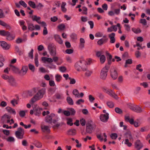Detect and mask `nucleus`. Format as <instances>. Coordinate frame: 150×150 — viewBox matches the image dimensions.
I'll use <instances>...</instances> for the list:
<instances>
[{"label": "nucleus", "mask_w": 150, "mask_h": 150, "mask_svg": "<svg viewBox=\"0 0 150 150\" xmlns=\"http://www.w3.org/2000/svg\"><path fill=\"white\" fill-rule=\"evenodd\" d=\"M32 91L34 93H36L38 91L36 94L31 98L30 101V103L33 104L43 97L46 92V89L42 88L38 89V88H34L32 89Z\"/></svg>", "instance_id": "1"}, {"label": "nucleus", "mask_w": 150, "mask_h": 150, "mask_svg": "<svg viewBox=\"0 0 150 150\" xmlns=\"http://www.w3.org/2000/svg\"><path fill=\"white\" fill-rule=\"evenodd\" d=\"M86 63L84 60H79L75 64L76 69L78 71H80L81 69L84 71L86 70Z\"/></svg>", "instance_id": "2"}, {"label": "nucleus", "mask_w": 150, "mask_h": 150, "mask_svg": "<svg viewBox=\"0 0 150 150\" xmlns=\"http://www.w3.org/2000/svg\"><path fill=\"white\" fill-rule=\"evenodd\" d=\"M109 66H105L102 69L100 74V78L103 80H105L107 76V73L109 69Z\"/></svg>", "instance_id": "3"}, {"label": "nucleus", "mask_w": 150, "mask_h": 150, "mask_svg": "<svg viewBox=\"0 0 150 150\" xmlns=\"http://www.w3.org/2000/svg\"><path fill=\"white\" fill-rule=\"evenodd\" d=\"M24 134V130L21 127L18 128L17 130L15 133L16 137L18 139H22L23 138V135Z\"/></svg>", "instance_id": "4"}, {"label": "nucleus", "mask_w": 150, "mask_h": 150, "mask_svg": "<svg viewBox=\"0 0 150 150\" xmlns=\"http://www.w3.org/2000/svg\"><path fill=\"white\" fill-rule=\"evenodd\" d=\"M7 81L11 86L13 87H16L18 86V84L15 78L12 76H10V77Z\"/></svg>", "instance_id": "5"}, {"label": "nucleus", "mask_w": 150, "mask_h": 150, "mask_svg": "<svg viewBox=\"0 0 150 150\" xmlns=\"http://www.w3.org/2000/svg\"><path fill=\"white\" fill-rule=\"evenodd\" d=\"M34 110V114L36 116H39L41 114V112L42 110V109L40 108L39 106L36 105L33 108Z\"/></svg>", "instance_id": "6"}, {"label": "nucleus", "mask_w": 150, "mask_h": 150, "mask_svg": "<svg viewBox=\"0 0 150 150\" xmlns=\"http://www.w3.org/2000/svg\"><path fill=\"white\" fill-rule=\"evenodd\" d=\"M110 76L113 80L116 79L117 77V72L114 68H111L110 71Z\"/></svg>", "instance_id": "7"}, {"label": "nucleus", "mask_w": 150, "mask_h": 150, "mask_svg": "<svg viewBox=\"0 0 150 150\" xmlns=\"http://www.w3.org/2000/svg\"><path fill=\"white\" fill-rule=\"evenodd\" d=\"M103 38L99 39L97 42V44L99 45H101L104 44L106 43L108 40V39L106 35L103 36Z\"/></svg>", "instance_id": "8"}, {"label": "nucleus", "mask_w": 150, "mask_h": 150, "mask_svg": "<svg viewBox=\"0 0 150 150\" xmlns=\"http://www.w3.org/2000/svg\"><path fill=\"white\" fill-rule=\"evenodd\" d=\"M55 116V114L52 113L50 115H47L45 117V121L46 122L51 123L52 122V118Z\"/></svg>", "instance_id": "9"}, {"label": "nucleus", "mask_w": 150, "mask_h": 150, "mask_svg": "<svg viewBox=\"0 0 150 150\" xmlns=\"http://www.w3.org/2000/svg\"><path fill=\"white\" fill-rule=\"evenodd\" d=\"M95 127V126L91 124H87L86 126V132L89 133H91L92 132L93 129Z\"/></svg>", "instance_id": "10"}, {"label": "nucleus", "mask_w": 150, "mask_h": 150, "mask_svg": "<svg viewBox=\"0 0 150 150\" xmlns=\"http://www.w3.org/2000/svg\"><path fill=\"white\" fill-rule=\"evenodd\" d=\"M109 118V114L106 113L105 114H102L100 116V119L103 122H106Z\"/></svg>", "instance_id": "11"}, {"label": "nucleus", "mask_w": 150, "mask_h": 150, "mask_svg": "<svg viewBox=\"0 0 150 150\" xmlns=\"http://www.w3.org/2000/svg\"><path fill=\"white\" fill-rule=\"evenodd\" d=\"M28 70L27 66H23L19 72L21 76H23L26 74Z\"/></svg>", "instance_id": "12"}, {"label": "nucleus", "mask_w": 150, "mask_h": 150, "mask_svg": "<svg viewBox=\"0 0 150 150\" xmlns=\"http://www.w3.org/2000/svg\"><path fill=\"white\" fill-rule=\"evenodd\" d=\"M1 45L4 50H8L10 48V45L5 41L1 42Z\"/></svg>", "instance_id": "13"}, {"label": "nucleus", "mask_w": 150, "mask_h": 150, "mask_svg": "<svg viewBox=\"0 0 150 150\" xmlns=\"http://www.w3.org/2000/svg\"><path fill=\"white\" fill-rule=\"evenodd\" d=\"M41 128L43 132H46L47 133H50V129L49 126L42 125L41 126Z\"/></svg>", "instance_id": "14"}, {"label": "nucleus", "mask_w": 150, "mask_h": 150, "mask_svg": "<svg viewBox=\"0 0 150 150\" xmlns=\"http://www.w3.org/2000/svg\"><path fill=\"white\" fill-rule=\"evenodd\" d=\"M135 148L139 150L143 147V145L140 141L137 140L135 143Z\"/></svg>", "instance_id": "15"}, {"label": "nucleus", "mask_w": 150, "mask_h": 150, "mask_svg": "<svg viewBox=\"0 0 150 150\" xmlns=\"http://www.w3.org/2000/svg\"><path fill=\"white\" fill-rule=\"evenodd\" d=\"M115 33H113L109 35V37L110 40V42L111 43H113L115 42Z\"/></svg>", "instance_id": "16"}, {"label": "nucleus", "mask_w": 150, "mask_h": 150, "mask_svg": "<svg viewBox=\"0 0 150 150\" xmlns=\"http://www.w3.org/2000/svg\"><path fill=\"white\" fill-rule=\"evenodd\" d=\"M32 20L33 21H36L38 23H40V17H38L36 15H34L31 17Z\"/></svg>", "instance_id": "17"}, {"label": "nucleus", "mask_w": 150, "mask_h": 150, "mask_svg": "<svg viewBox=\"0 0 150 150\" xmlns=\"http://www.w3.org/2000/svg\"><path fill=\"white\" fill-rule=\"evenodd\" d=\"M6 109L8 112L10 113H12L14 115L16 114V112L15 110L10 107L8 106L6 108Z\"/></svg>", "instance_id": "18"}, {"label": "nucleus", "mask_w": 150, "mask_h": 150, "mask_svg": "<svg viewBox=\"0 0 150 150\" xmlns=\"http://www.w3.org/2000/svg\"><path fill=\"white\" fill-rule=\"evenodd\" d=\"M68 134L71 136H74L76 134V131L74 129H71L67 131Z\"/></svg>", "instance_id": "19"}, {"label": "nucleus", "mask_w": 150, "mask_h": 150, "mask_svg": "<svg viewBox=\"0 0 150 150\" xmlns=\"http://www.w3.org/2000/svg\"><path fill=\"white\" fill-rule=\"evenodd\" d=\"M55 40L60 44L63 43V41L60 38V36L58 35H56L54 36Z\"/></svg>", "instance_id": "20"}, {"label": "nucleus", "mask_w": 150, "mask_h": 150, "mask_svg": "<svg viewBox=\"0 0 150 150\" xmlns=\"http://www.w3.org/2000/svg\"><path fill=\"white\" fill-rule=\"evenodd\" d=\"M113 31L116 32L117 30V27H118V29L120 30L121 29L120 24L118 23L116 25H112L111 26Z\"/></svg>", "instance_id": "21"}, {"label": "nucleus", "mask_w": 150, "mask_h": 150, "mask_svg": "<svg viewBox=\"0 0 150 150\" xmlns=\"http://www.w3.org/2000/svg\"><path fill=\"white\" fill-rule=\"evenodd\" d=\"M0 35L3 36H6L9 35V32L4 30H0Z\"/></svg>", "instance_id": "22"}, {"label": "nucleus", "mask_w": 150, "mask_h": 150, "mask_svg": "<svg viewBox=\"0 0 150 150\" xmlns=\"http://www.w3.org/2000/svg\"><path fill=\"white\" fill-rule=\"evenodd\" d=\"M80 44L79 45V47L81 49H83L84 47V44L85 42V41L84 39L82 38H81L80 39Z\"/></svg>", "instance_id": "23"}, {"label": "nucleus", "mask_w": 150, "mask_h": 150, "mask_svg": "<svg viewBox=\"0 0 150 150\" xmlns=\"http://www.w3.org/2000/svg\"><path fill=\"white\" fill-rule=\"evenodd\" d=\"M10 118L11 116L9 115L5 114L2 116L1 120L3 122H4L7 119H10Z\"/></svg>", "instance_id": "24"}, {"label": "nucleus", "mask_w": 150, "mask_h": 150, "mask_svg": "<svg viewBox=\"0 0 150 150\" xmlns=\"http://www.w3.org/2000/svg\"><path fill=\"white\" fill-rule=\"evenodd\" d=\"M28 29L30 31H33L35 30L34 26L33 24L31 23H28Z\"/></svg>", "instance_id": "25"}, {"label": "nucleus", "mask_w": 150, "mask_h": 150, "mask_svg": "<svg viewBox=\"0 0 150 150\" xmlns=\"http://www.w3.org/2000/svg\"><path fill=\"white\" fill-rule=\"evenodd\" d=\"M143 110L138 105H136L134 111H135L137 112H140L142 111Z\"/></svg>", "instance_id": "26"}, {"label": "nucleus", "mask_w": 150, "mask_h": 150, "mask_svg": "<svg viewBox=\"0 0 150 150\" xmlns=\"http://www.w3.org/2000/svg\"><path fill=\"white\" fill-rule=\"evenodd\" d=\"M67 101L69 105H73L74 104V102L72 99L69 96L67 98Z\"/></svg>", "instance_id": "27"}, {"label": "nucleus", "mask_w": 150, "mask_h": 150, "mask_svg": "<svg viewBox=\"0 0 150 150\" xmlns=\"http://www.w3.org/2000/svg\"><path fill=\"white\" fill-rule=\"evenodd\" d=\"M106 60V57L104 55H102L100 57V61L101 64H103Z\"/></svg>", "instance_id": "28"}, {"label": "nucleus", "mask_w": 150, "mask_h": 150, "mask_svg": "<svg viewBox=\"0 0 150 150\" xmlns=\"http://www.w3.org/2000/svg\"><path fill=\"white\" fill-rule=\"evenodd\" d=\"M132 30L134 33L136 34L139 33L141 32V30L139 28H132Z\"/></svg>", "instance_id": "29"}, {"label": "nucleus", "mask_w": 150, "mask_h": 150, "mask_svg": "<svg viewBox=\"0 0 150 150\" xmlns=\"http://www.w3.org/2000/svg\"><path fill=\"white\" fill-rule=\"evenodd\" d=\"M73 94L76 97L79 98V93L78 90L76 89H74L73 91Z\"/></svg>", "instance_id": "30"}, {"label": "nucleus", "mask_w": 150, "mask_h": 150, "mask_svg": "<svg viewBox=\"0 0 150 150\" xmlns=\"http://www.w3.org/2000/svg\"><path fill=\"white\" fill-rule=\"evenodd\" d=\"M124 141L125 142L124 144H125L127 145L128 146L130 147L132 146V144L131 143L129 142V140L128 139H126L125 141L124 140L122 142V144L123 143Z\"/></svg>", "instance_id": "31"}, {"label": "nucleus", "mask_w": 150, "mask_h": 150, "mask_svg": "<svg viewBox=\"0 0 150 150\" xmlns=\"http://www.w3.org/2000/svg\"><path fill=\"white\" fill-rule=\"evenodd\" d=\"M27 112V111L26 110H21L19 112V115L21 117H23L25 115V113Z\"/></svg>", "instance_id": "32"}, {"label": "nucleus", "mask_w": 150, "mask_h": 150, "mask_svg": "<svg viewBox=\"0 0 150 150\" xmlns=\"http://www.w3.org/2000/svg\"><path fill=\"white\" fill-rule=\"evenodd\" d=\"M132 60L131 59H129L126 60L125 63V67H127V64H131L132 63Z\"/></svg>", "instance_id": "33"}, {"label": "nucleus", "mask_w": 150, "mask_h": 150, "mask_svg": "<svg viewBox=\"0 0 150 150\" xmlns=\"http://www.w3.org/2000/svg\"><path fill=\"white\" fill-rule=\"evenodd\" d=\"M28 4L29 6L33 8L36 7V6L35 3L31 1H29L28 2Z\"/></svg>", "instance_id": "34"}, {"label": "nucleus", "mask_w": 150, "mask_h": 150, "mask_svg": "<svg viewBox=\"0 0 150 150\" xmlns=\"http://www.w3.org/2000/svg\"><path fill=\"white\" fill-rule=\"evenodd\" d=\"M107 105L110 108H112L114 106V104L112 101H108L106 103Z\"/></svg>", "instance_id": "35"}, {"label": "nucleus", "mask_w": 150, "mask_h": 150, "mask_svg": "<svg viewBox=\"0 0 150 150\" xmlns=\"http://www.w3.org/2000/svg\"><path fill=\"white\" fill-rule=\"evenodd\" d=\"M56 98L57 99H62L64 98L62 94L57 93L55 95Z\"/></svg>", "instance_id": "36"}, {"label": "nucleus", "mask_w": 150, "mask_h": 150, "mask_svg": "<svg viewBox=\"0 0 150 150\" xmlns=\"http://www.w3.org/2000/svg\"><path fill=\"white\" fill-rule=\"evenodd\" d=\"M35 62L36 66L38 67L39 65V63L38 59V54H36L35 56Z\"/></svg>", "instance_id": "37"}, {"label": "nucleus", "mask_w": 150, "mask_h": 150, "mask_svg": "<svg viewBox=\"0 0 150 150\" xmlns=\"http://www.w3.org/2000/svg\"><path fill=\"white\" fill-rule=\"evenodd\" d=\"M62 78V76L59 74H57L55 76V80L57 82H59Z\"/></svg>", "instance_id": "38"}, {"label": "nucleus", "mask_w": 150, "mask_h": 150, "mask_svg": "<svg viewBox=\"0 0 150 150\" xmlns=\"http://www.w3.org/2000/svg\"><path fill=\"white\" fill-rule=\"evenodd\" d=\"M34 144L38 148H40L42 147L41 143L39 142H37L34 143Z\"/></svg>", "instance_id": "39"}, {"label": "nucleus", "mask_w": 150, "mask_h": 150, "mask_svg": "<svg viewBox=\"0 0 150 150\" xmlns=\"http://www.w3.org/2000/svg\"><path fill=\"white\" fill-rule=\"evenodd\" d=\"M67 125H69L70 126H72L73 125V123L72 122V120L71 118H67Z\"/></svg>", "instance_id": "40"}, {"label": "nucleus", "mask_w": 150, "mask_h": 150, "mask_svg": "<svg viewBox=\"0 0 150 150\" xmlns=\"http://www.w3.org/2000/svg\"><path fill=\"white\" fill-rule=\"evenodd\" d=\"M85 71H86L85 72V75L86 76L89 77L90 76L91 74L92 73V72L91 71H89L88 70H87V68H86V70Z\"/></svg>", "instance_id": "41"}, {"label": "nucleus", "mask_w": 150, "mask_h": 150, "mask_svg": "<svg viewBox=\"0 0 150 150\" xmlns=\"http://www.w3.org/2000/svg\"><path fill=\"white\" fill-rule=\"evenodd\" d=\"M139 23L142 24L144 25H146L147 24V22L145 19H140L139 21Z\"/></svg>", "instance_id": "42"}, {"label": "nucleus", "mask_w": 150, "mask_h": 150, "mask_svg": "<svg viewBox=\"0 0 150 150\" xmlns=\"http://www.w3.org/2000/svg\"><path fill=\"white\" fill-rule=\"evenodd\" d=\"M59 70L61 72H64L66 71L67 70V68L65 67L61 66L59 67Z\"/></svg>", "instance_id": "43"}, {"label": "nucleus", "mask_w": 150, "mask_h": 150, "mask_svg": "<svg viewBox=\"0 0 150 150\" xmlns=\"http://www.w3.org/2000/svg\"><path fill=\"white\" fill-rule=\"evenodd\" d=\"M19 4L25 8H26L27 7V4L24 1L22 0L20 1H19Z\"/></svg>", "instance_id": "44"}, {"label": "nucleus", "mask_w": 150, "mask_h": 150, "mask_svg": "<svg viewBox=\"0 0 150 150\" xmlns=\"http://www.w3.org/2000/svg\"><path fill=\"white\" fill-rule=\"evenodd\" d=\"M1 77L5 80H8L10 77V76H8L6 74H3L1 76Z\"/></svg>", "instance_id": "45"}, {"label": "nucleus", "mask_w": 150, "mask_h": 150, "mask_svg": "<svg viewBox=\"0 0 150 150\" xmlns=\"http://www.w3.org/2000/svg\"><path fill=\"white\" fill-rule=\"evenodd\" d=\"M126 137L129 139L130 140H131L133 139V137L130 133H127L126 134Z\"/></svg>", "instance_id": "46"}, {"label": "nucleus", "mask_w": 150, "mask_h": 150, "mask_svg": "<svg viewBox=\"0 0 150 150\" xmlns=\"http://www.w3.org/2000/svg\"><path fill=\"white\" fill-rule=\"evenodd\" d=\"M115 111L116 112L119 114H122V110L120 108L117 107L115 108Z\"/></svg>", "instance_id": "47"}, {"label": "nucleus", "mask_w": 150, "mask_h": 150, "mask_svg": "<svg viewBox=\"0 0 150 150\" xmlns=\"http://www.w3.org/2000/svg\"><path fill=\"white\" fill-rule=\"evenodd\" d=\"M141 87H136L134 90V93L136 94H138L141 90Z\"/></svg>", "instance_id": "48"}, {"label": "nucleus", "mask_w": 150, "mask_h": 150, "mask_svg": "<svg viewBox=\"0 0 150 150\" xmlns=\"http://www.w3.org/2000/svg\"><path fill=\"white\" fill-rule=\"evenodd\" d=\"M28 66L29 69L32 71L34 72L35 71V67L34 66L30 64H29Z\"/></svg>", "instance_id": "49"}, {"label": "nucleus", "mask_w": 150, "mask_h": 150, "mask_svg": "<svg viewBox=\"0 0 150 150\" xmlns=\"http://www.w3.org/2000/svg\"><path fill=\"white\" fill-rule=\"evenodd\" d=\"M55 48L54 47V45L52 43H50L48 47V50H52Z\"/></svg>", "instance_id": "50"}, {"label": "nucleus", "mask_w": 150, "mask_h": 150, "mask_svg": "<svg viewBox=\"0 0 150 150\" xmlns=\"http://www.w3.org/2000/svg\"><path fill=\"white\" fill-rule=\"evenodd\" d=\"M6 37H7L6 39L9 40H12L14 39L15 38L14 36H11V34L10 33L9 35L8 36H7Z\"/></svg>", "instance_id": "51"}, {"label": "nucleus", "mask_w": 150, "mask_h": 150, "mask_svg": "<svg viewBox=\"0 0 150 150\" xmlns=\"http://www.w3.org/2000/svg\"><path fill=\"white\" fill-rule=\"evenodd\" d=\"M110 137L112 139H116L117 138V134H116V133H112L110 135Z\"/></svg>", "instance_id": "52"}, {"label": "nucleus", "mask_w": 150, "mask_h": 150, "mask_svg": "<svg viewBox=\"0 0 150 150\" xmlns=\"http://www.w3.org/2000/svg\"><path fill=\"white\" fill-rule=\"evenodd\" d=\"M65 28V25L63 24H61L58 26V28L60 30H63Z\"/></svg>", "instance_id": "53"}, {"label": "nucleus", "mask_w": 150, "mask_h": 150, "mask_svg": "<svg viewBox=\"0 0 150 150\" xmlns=\"http://www.w3.org/2000/svg\"><path fill=\"white\" fill-rule=\"evenodd\" d=\"M33 49H31L30 52L28 53L29 57L32 59H33Z\"/></svg>", "instance_id": "54"}, {"label": "nucleus", "mask_w": 150, "mask_h": 150, "mask_svg": "<svg viewBox=\"0 0 150 150\" xmlns=\"http://www.w3.org/2000/svg\"><path fill=\"white\" fill-rule=\"evenodd\" d=\"M7 140L8 142H11L15 141V139L14 137H9L7 139Z\"/></svg>", "instance_id": "55"}, {"label": "nucleus", "mask_w": 150, "mask_h": 150, "mask_svg": "<svg viewBox=\"0 0 150 150\" xmlns=\"http://www.w3.org/2000/svg\"><path fill=\"white\" fill-rule=\"evenodd\" d=\"M44 6L41 3H39L38 5H37L36 6V7L37 8L38 10L41 9V8Z\"/></svg>", "instance_id": "56"}, {"label": "nucleus", "mask_w": 150, "mask_h": 150, "mask_svg": "<svg viewBox=\"0 0 150 150\" xmlns=\"http://www.w3.org/2000/svg\"><path fill=\"white\" fill-rule=\"evenodd\" d=\"M71 38L74 40H76L77 39V35L76 34L73 33L71 35Z\"/></svg>", "instance_id": "57"}, {"label": "nucleus", "mask_w": 150, "mask_h": 150, "mask_svg": "<svg viewBox=\"0 0 150 150\" xmlns=\"http://www.w3.org/2000/svg\"><path fill=\"white\" fill-rule=\"evenodd\" d=\"M142 67V65L141 64H139L137 65L136 69L138 70L140 72H142L143 71V69H139Z\"/></svg>", "instance_id": "58"}, {"label": "nucleus", "mask_w": 150, "mask_h": 150, "mask_svg": "<svg viewBox=\"0 0 150 150\" xmlns=\"http://www.w3.org/2000/svg\"><path fill=\"white\" fill-rule=\"evenodd\" d=\"M69 79L70 80L69 83L71 84H74L76 83V80L74 79H72L70 77L69 78Z\"/></svg>", "instance_id": "59"}, {"label": "nucleus", "mask_w": 150, "mask_h": 150, "mask_svg": "<svg viewBox=\"0 0 150 150\" xmlns=\"http://www.w3.org/2000/svg\"><path fill=\"white\" fill-rule=\"evenodd\" d=\"M114 92L112 90L110 89H108V90L107 92L106 93L108 94L110 96H112V94Z\"/></svg>", "instance_id": "60"}, {"label": "nucleus", "mask_w": 150, "mask_h": 150, "mask_svg": "<svg viewBox=\"0 0 150 150\" xmlns=\"http://www.w3.org/2000/svg\"><path fill=\"white\" fill-rule=\"evenodd\" d=\"M103 33L99 32L96 33L95 35V36L96 37H103Z\"/></svg>", "instance_id": "61"}, {"label": "nucleus", "mask_w": 150, "mask_h": 150, "mask_svg": "<svg viewBox=\"0 0 150 150\" xmlns=\"http://www.w3.org/2000/svg\"><path fill=\"white\" fill-rule=\"evenodd\" d=\"M84 102V100L82 99H80L77 101L76 103L78 105H79L81 103H83Z\"/></svg>", "instance_id": "62"}, {"label": "nucleus", "mask_w": 150, "mask_h": 150, "mask_svg": "<svg viewBox=\"0 0 150 150\" xmlns=\"http://www.w3.org/2000/svg\"><path fill=\"white\" fill-rule=\"evenodd\" d=\"M88 98L89 101L91 103L93 102V101L95 100L94 97L91 95H89Z\"/></svg>", "instance_id": "63"}, {"label": "nucleus", "mask_w": 150, "mask_h": 150, "mask_svg": "<svg viewBox=\"0 0 150 150\" xmlns=\"http://www.w3.org/2000/svg\"><path fill=\"white\" fill-rule=\"evenodd\" d=\"M50 54L52 55H54L56 54V51L55 48L52 50H49Z\"/></svg>", "instance_id": "64"}]
</instances>
